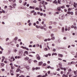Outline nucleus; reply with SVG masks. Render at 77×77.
I'll return each instance as SVG.
<instances>
[{
  "instance_id": "f257e3e1",
  "label": "nucleus",
  "mask_w": 77,
  "mask_h": 77,
  "mask_svg": "<svg viewBox=\"0 0 77 77\" xmlns=\"http://www.w3.org/2000/svg\"><path fill=\"white\" fill-rule=\"evenodd\" d=\"M38 1H39V2H39V4H44V3L45 4V5H46L47 4H48V3H47V2H44V1H41L40 0H38Z\"/></svg>"
},
{
  "instance_id": "f03ea898",
  "label": "nucleus",
  "mask_w": 77,
  "mask_h": 77,
  "mask_svg": "<svg viewBox=\"0 0 77 77\" xmlns=\"http://www.w3.org/2000/svg\"><path fill=\"white\" fill-rule=\"evenodd\" d=\"M67 14L69 15L71 14V15H73V13L72 12L68 11Z\"/></svg>"
},
{
  "instance_id": "7ed1b4c3",
  "label": "nucleus",
  "mask_w": 77,
  "mask_h": 77,
  "mask_svg": "<svg viewBox=\"0 0 77 77\" xmlns=\"http://www.w3.org/2000/svg\"><path fill=\"white\" fill-rule=\"evenodd\" d=\"M21 48H23V49H25L27 51L29 50V48H26V47H23V46H21Z\"/></svg>"
},
{
  "instance_id": "20e7f679",
  "label": "nucleus",
  "mask_w": 77,
  "mask_h": 77,
  "mask_svg": "<svg viewBox=\"0 0 77 77\" xmlns=\"http://www.w3.org/2000/svg\"><path fill=\"white\" fill-rule=\"evenodd\" d=\"M42 64H43V62H42V61L39 62L38 63V65L39 66H41L42 65Z\"/></svg>"
},
{
  "instance_id": "39448f33",
  "label": "nucleus",
  "mask_w": 77,
  "mask_h": 77,
  "mask_svg": "<svg viewBox=\"0 0 77 77\" xmlns=\"http://www.w3.org/2000/svg\"><path fill=\"white\" fill-rule=\"evenodd\" d=\"M29 58L27 57H26L25 58H24V60H25L26 61L28 60H29Z\"/></svg>"
},
{
  "instance_id": "423d86ee",
  "label": "nucleus",
  "mask_w": 77,
  "mask_h": 77,
  "mask_svg": "<svg viewBox=\"0 0 77 77\" xmlns=\"http://www.w3.org/2000/svg\"><path fill=\"white\" fill-rule=\"evenodd\" d=\"M52 31H53V32H57V29H54L53 30H52Z\"/></svg>"
},
{
  "instance_id": "0eeeda50",
  "label": "nucleus",
  "mask_w": 77,
  "mask_h": 77,
  "mask_svg": "<svg viewBox=\"0 0 77 77\" xmlns=\"http://www.w3.org/2000/svg\"><path fill=\"white\" fill-rule=\"evenodd\" d=\"M77 6V3L76 4L75 2L73 3V7H74V8H76V6Z\"/></svg>"
},
{
  "instance_id": "6e6552de",
  "label": "nucleus",
  "mask_w": 77,
  "mask_h": 77,
  "mask_svg": "<svg viewBox=\"0 0 77 77\" xmlns=\"http://www.w3.org/2000/svg\"><path fill=\"white\" fill-rule=\"evenodd\" d=\"M59 8H61L62 9H63L64 8H65V7L64 6V5H63L62 6H60Z\"/></svg>"
},
{
  "instance_id": "1a4fd4ad",
  "label": "nucleus",
  "mask_w": 77,
  "mask_h": 77,
  "mask_svg": "<svg viewBox=\"0 0 77 77\" xmlns=\"http://www.w3.org/2000/svg\"><path fill=\"white\" fill-rule=\"evenodd\" d=\"M2 60H1V62H3V60L5 59V57H2Z\"/></svg>"
},
{
  "instance_id": "9d476101",
  "label": "nucleus",
  "mask_w": 77,
  "mask_h": 77,
  "mask_svg": "<svg viewBox=\"0 0 77 77\" xmlns=\"http://www.w3.org/2000/svg\"><path fill=\"white\" fill-rule=\"evenodd\" d=\"M58 56L60 57H63V55H62V54H58Z\"/></svg>"
},
{
  "instance_id": "9b49d317",
  "label": "nucleus",
  "mask_w": 77,
  "mask_h": 77,
  "mask_svg": "<svg viewBox=\"0 0 77 77\" xmlns=\"http://www.w3.org/2000/svg\"><path fill=\"white\" fill-rule=\"evenodd\" d=\"M35 70H39L40 69V67H35Z\"/></svg>"
},
{
  "instance_id": "f8f14e48",
  "label": "nucleus",
  "mask_w": 77,
  "mask_h": 77,
  "mask_svg": "<svg viewBox=\"0 0 77 77\" xmlns=\"http://www.w3.org/2000/svg\"><path fill=\"white\" fill-rule=\"evenodd\" d=\"M31 61H32V60L31 59H29L28 60V62H29V63H31Z\"/></svg>"
},
{
  "instance_id": "ddd939ff",
  "label": "nucleus",
  "mask_w": 77,
  "mask_h": 77,
  "mask_svg": "<svg viewBox=\"0 0 77 77\" xmlns=\"http://www.w3.org/2000/svg\"><path fill=\"white\" fill-rule=\"evenodd\" d=\"M29 8L31 9H34V7H32V6H30L29 7Z\"/></svg>"
},
{
  "instance_id": "4468645a",
  "label": "nucleus",
  "mask_w": 77,
  "mask_h": 77,
  "mask_svg": "<svg viewBox=\"0 0 77 77\" xmlns=\"http://www.w3.org/2000/svg\"><path fill=\"white\" fill-rule=\"evenodd\" d=\"M57 56V54H56V53H53V54H52V56Z\"/></svg>"
},
{
  "instance_id": "2eb2a0df",
  "label": "nucleus",
  "mask_w": 77,
  "mask_h": 77,
  "mask_svg": "<svg viewBox=\"0 0 77 77\" xmlns=\"http://www.w3.org/2000/svg\"><path fill=\"white\" fill-rule=\"evenodd\" d=\"M41 27L40 26H38L37 25L35 26V27H36V28L37 29L40 28Z\"/></svg>"
},
{
  "instance_id": "dca6fc26",
  "label": "nucleus",
  "mask_w": 77,
  "mask_h": 77,
  "mask_svg": "<svg viewBox=\"0 0 77 77\" xmlns=\"http://www.w3.org/2000/svg\"><path fill=\"white\" fill-rule=\"evenodd\" d=\"M64 32V28L63 27L62 29L61 32Z\"/></svg>"
},
{
  "instance_id": "f3484780",
  "label": "nucleus",
  "mask_w": 77,
  "mask_h": 77,
  "mask_svg": "<svg viewBox=\"0 0 77 77\" xmlns=\"http://www.w3.org/2000/svg\"><path fill=\"white\" fill-rule=\"evenodd\" d=\"M19 71H20V69L18 68L17 69V70H16V72H19Z\"/></svg>"
},
{
  "instance_id": "a211bd4d",
  "label": "nucleus",
  "mask_w": 77,
  "mask_h": 77,
  "mask_svg": "<svg viewBox=\"0 0 77 77\" xmlns=\"http://www.w3.org/2000/svg\"><path fill=\"white\" fill-rule=\"evenodd\" d=\"M53 3H55L57 5V2L56 0H55L53 2Z\"/></svg>"
},
{
  "instance_id": "6ab92c4d",
  "label": "nucleus",
  "mask_w": 77,
  "mask_h": 77,
  "mask_svg": "<svg viewBox=\"0 0 77 77\" xmlns=\"http://www.w3.org/2000/svg\"><path fill=\"white\" fill-rule=\"evenodd\" d=\"M51 39L52 40H54V39H55V37H51Z\"/></svg>"
},
{
  "instance_id": "aec40b11",
  "label": "nucleus",
  "mask_w": 77,
  "mask_h": 77,
  "mask_svg": "<svg viewBox=\"0 0 77 77\" xmlns=\"http://www.w3.org/2000/svg\"><path fill=\"white\" fill-rule=\"evenodd\" d=\"M14 73V71L12 70H10V73Z\"/></svg>"
},
{
  "instance_id": "412c9836",
  "label": "nucleus",
  "mask_w": 77,
  "mask_h": 77,
  "mask_svg": "<svg viewBox=\"0 0 77 77\" xmlns=\"http://www.w3.org/2000/svg\"><path fill=\"white\" fill-rule=\"evenodd\" d=\"M37 60H40V57L39 56H38V57H37Z\"/></svg>"
},
{
  "instance_id": "4be33fe9",
  "label": "nucleus",
  "mask_w": 77,
  "mask_h": 77,
  "mask_svg": "<svg viewBox=\"0 0 77 77\" xmlns=\"http://www.w3.org/2000/svg\"><path fill=\"white\" fill-rule=\"evenodd\" d=\"M59 65L60 67H61L62 66V64H61V63H59Z\"/></svg>"
},
{
  "instance_id": "5701e85b",
  "label": "nucleus",
  "mask_w": 77,
  "mask_h": 77,
  "mask_svg": "<svg viewBox=\"0 0 77 77\" xmlns=\"http://www.w3.org/2000/svg\"><path fill=\"white\" fill-rule=\"evenodd\" d=\"M1 66H4V64L3 63H1Z\"/></svg>"
},
{
  "instance_id": "b1692460",
  "label": "nucleus",
  "mask_w": 77,
  "mask_h": 77,
  "mask_svg": "<svg viewBox=\"0 0 77 77\" xmlns=\"http://www.w3.org/2000/svg\"><path fill=\"white\" fill-rule=\"evenodd\" d=\"M24 53L26 54V55H27L28 54V52L26 51H25V52H24Z\"/></svg>"
},
{
  "instance_id": "393cba45",
  "label": "nucleus",
  "mask_w": 77,
  "mask_h": 77,
  "mask_svg": "<svg viewBox=\"0 0 77 77\" xmlns=\"http://www.w3.org/2000/svg\"><path fill=\"white\" fill-rule=\"evenodd\" d=\"M71 11V8H69L68 9V11Z\"/></svg>"
},
{
  "instance_id": "a878e982",
  "label": "nucleus",
  "mask_w": 77,
  "mask_h": 77,
  "mask_svg": "<svg viewBox=\"0 0 77 77\" xmlns=\"http://www.w3.org/2000/svg\"><path fill=\"white\" fill-rule=\"evenodd\" d=\"M65 69V68H62L61 67H60V69H61V70H63V69Z\"/></svg>"
},
{
  "instance_id": "bb28decb",
  "label": "nucleus",
  "mask_w": 77,
  "mask_h": 77,
  "mask_svg": "<svg viewBox=\"0 0 77 77\" xmlns=\"http://www.w3.org/2000/svg\"><path fill=\"white\" fill-rule=\"evenodd\" d=\"M14 52L16 53V52H17V50L16 49H14Z\"/></svg>"
},
{
  "instance_id": "cd10ccee",
  "label": "nucleus",
  "mask_w": 77,
  "mask_h": 77,
  "mask_svg": "<svg viewBox=\"0 0 77 77\" xmlns=\"http://www.w3.org/2000/svg\"><path fill=\"white\" fill-rule=\"evenodd\" d=\"M17 40V37H15V38H14V40H15V41Z\"/></svg>"
},
{
  "instance_id": "c85d7f7f",
  "label": "nucleus",
  "mask_w": 77,
  "mask_h": 77,
  "mask_svg": "<svg viewBox=\"0 0 77 77\" xmlns=\"http://www.w3.org/2000/svg\"><path fill=\"white\" fill-rule=\"evenodd\" d=\"M33 15H36V12L33 13Z\"/></svg>"
},
{
  "instance_id": "c756f323",
  "label": "nucleus",
  "mask_w": 77,
  "mask_h": 77,
  "mask_svg": "<svg viewBox=\"0 0 77 77\" xmlns=\"http://www.w3.org/2000/svg\"><path fill=\"white\" fill-rule=\"evenodd\" d=\"M41 28V29H44V28L43 26H42L41 27H40V28Z\"/></svg>"
},
{
  "instance_id": "7c9ffc66",
  "label": "nucleus",
  "mask_w": 77,
  "mask_h": 77,
  "mask_svg": "<svg viewBox=\"0 0 77 77\" xmlns=\"http://www.w3.org/2000/svg\"><path fill=\"white\" fill-rule=\"evenodd\" d=\"M73 28V29H74L75 30H76L77 29V27H76V26H74V28Z\"/></svg>"
},
{
  "instance_id": "2f4dec72",
  "label": "nucleus",
  "mask_w": 77,
  "mask_h": 77,
  "mask_svg": "<svg viewBox=\"0 0 77 77\" xmlns=\"http://www.w3.org/2000/svg\"><path fill=\"white\" fill-rule=\"evenodd\" d=\"M71 29V28L70 27H69L68 28V29H68V31H69L70 30V29Z\"/></svg>"
},
{
  "instance_id": "473e14b6",
  "label": "nucleus",
  "mask_w": 77,
  "mask_h": 77,
  "mask_svg": "<svg viewBox=\"0 0 77 77\" xmlns=\"http://www.w3.org/2000/svg\"><path fill=\"white\" fill-rule=\"evenodd\" d=\"M35 10H38V11H39V10H38V8H35Z\"/></svg>"
},
{
  "instance_id": "72a5a7b5",
  "label": "nucleus",
  "mask_w": 77,
  "mask_h": 77,
  "mask_svg": "<svg viewBox=\"0 0 77 77\" xmlns=\"http://www.w3.org/2000/svg\"><path fill=\"white\" fill-rule=\"evenodd\" d=\"M26 69H29V66H27L26 67Z\"/></svg>"
},
{
  "instance_id": "f704fd0d",
  "label": "nucleus",
  "mask_w": 77,
  "mask_h": 77,
  "mask_svg": "<svg viewBox=\"0 0 77 77\" xmlns=\"http://www.w3.org/2000/svg\"><path fill=\"white\" fill-rule=\"evenodd\" d=\"M48 50V49L46 48H45L44 49V51H47V50Z\"/></svg>"
},
{
  "instance_id": "c9c22d12",
  "label": "nucleus",
  "mask_w": 77,
  "mask_h": 77,
  "mask_svg": "<svg viewBox=\"0 0 77 77\" xmlns=\"http://www.w3.org/2000/svg\"><path fill=\"white\" fill-rule=\"evenodd\" d=\"M27 4V3L25 2V3H24V4H23V5L25 6L26 5H26Z\"/></svg>"
},
{
  "instance_id": "e433bc0d",
  "label": "nucleus",
  "mask_w": 77,
  "mask_h": 77,
  "mask_svg": "<svg viewBox=\"0 0 77 77\" xmlns=\"http://www.w3.org/2000/svg\"><path fill=\"white\" fill-rule=\"evenodd\" d=\"M52 51H53L54 52L56 51V49L55 48H54V49H53V50H52Z\"/></svg>"
},
{
  "instance_id": "4c0bfd02",
  "label": "nucleus",
  "mask_w": 77,
  "mask_h": 77,
  "mask_svg": "<svg viewBox=\"0 0 77 77\" xmlns=\"http://www.w3.org/2000/svg\"><path fill=\"white\" fill-rule=\"evenodd\" d=\"M52 74H53L54 75H56V72H54L53 73H52Z\"/></svg>"
},
{
  "instance_id": "58836bf2",
  "label": "nucleus",
  "mask_w": 77,
  "mask_h": 77,
  "mask_svg": "<svg viewBox=\"0 0 77 77\" xmlns=\"http://www.w3.org/2000/svg\"><path fill=\"white\" fill-rule=\"evenodd\" d=\"M54 35L53 34H51V37H53L54 36Z\"/></svg>"
},
{
  "instance_id": "ea45409f",
  "label": "nucleus",
  "mask_w": 77,
  "mask_h": 77,
  "mask_svg": "<svg viewBox=\"0 0 77 77\" xmlns=\"http://www.w3.org/2000/svg\"><path fill=\"white\" fill-rule=\"evenodd\" d=\"M68 75H65V74H63V75H62V77H64L65 76H67Z\"/></svg>"
},
{
  "instance_id": "a19ab883",
  "label": "nucleus",
  "mask_w": 77,
  "mask_h": 77,
  "mask_svg": "<svg viewBox=\"0 0 77 77\" xmlns=\"http://www.w3.org/2000/svg\"><path fill=\"white\" fill-rule=\"evenodd\" d=\"M74 27H75V26H73V25H72V26H71V28H74Z\"/></svg>"
},
{
  "instance_id": "79ce46f5",
  "label": "nucleus",
  "mask_w": 77,
  "mask_h": 77,
  "mask_svg": "<svg viewBox=\"0 0 77 77\" xmlns=\"http://www.w3.org/2000/svg\"><path fill=\"white\" fill-rule=\"evenodd\" d=\"M63 73V71H61V74L62 75Z\"/></svg>"
},
{
  "instance_id": "37998d69",
  "label": "nucleus",
  "mask_w": 77,
  "mask_h": 77,
  "mask_svg": "<svg viewBox=\"0 0 77 77\" xmlns=\"http://www.w3.org/2000/svg\"><path fill=\"white\" fill-rule=\"evenodd\" d=\"M68 71L69 72H71V69H69L68 70Z\"/></svg>"
},
{
  "instance_id": "c03bdc74",
  "label": "nucleus",
  "mask_w": 77,
  "mask_h": 77,
  "mask_svg": "<svg viewBox=\"0 0 77 77\" xmlns=\"http://www.w3.org/2000/svg\"><path fill=\"white\" fill-rule=\"evenodd\" d=\"M71 64H73V62H71V63H69V65H70Z\"/></svg>"
},
{
  "instance_id": "a18cd8bd",
  "label": "nucleus",
  "mask_w": 77,
  "mask_h": 77,
  "mask_svg": "<svg viewBox=\"0 0 77 77\" xmlns=\"http://www.w3.org/2000/svg\"><path fill=\"white\" fill-rule=\"evenodd\" d=\"M35 12V11H31V13H35V12Z\"/></svg>"
},
{
  "instance_id": "49530a36",
  "label": "nucleus",
  "mask_w": 77,
  "mask_h": 77,
  "mask_svg": "<svg viewBox=\"0 0 77 77\" xmlns=\"http://www.w3.org/2000/svg\"><path fill=\"white\" fill-rule=\"evenodd\" d=\"M14 67H18V66L16 65L15 64H14Z\"/></svg>"
},
{
  "instance_id": "de8ad7c7",
  "label": "nucleus",
  "mask_w": 77,
  "mask_h": 77,
  "mask_svg": "<svg viewBox=\"0 0 77 77\" xmlns=\"http://www.w3.org/2000/svg\"><path fill=\"white\" fill-rule=\"evenodd\" d=\"M73 73H74V74H75V75H76V72H75V71H74V72H73Z\"/></svg>"
},
{
  "instance_id": "09e8293b",
  "label": "nucleus",
  "mask_w": 77,
  "mask_h": 77,
  "mask_svg": "<svg viewBox=\"0 0 77 77\" xmlns=\"http://www.w3.org/2000/svg\"><path fill=\"white\" fill-rule=\"evenodd\" d=\"M60 70V69H59V68H58L57 69H56V71H59Z\"/></svg>"
},
{
  "instance_id": "8fccbe9b",
  "label": "nucleus",
  "mask_w": 77,
  "mask_h": 77,
  "mask_svg": "<svg viewBox=\"0 0 77 77\" xmlns=\"http://www.w3.org/2000/svg\"><path fill=\"white\" fill-rule=\"evenodd\" d=\"M44 57H48V55H44Z\"/></svg>"
},
{
  "instance_id": "3c124183",
  "label": "nucleus",
  "mask_w": 77,
  "mask_h": 77,
  "mask_svg": "<svg viewBox=\"0 0 77 77\" xmlns=\"http://www.w3.org/2000/svg\"><path fill=\"white\" fill-rule=\"evenodd\" d=\"M11 69H14V67H13L12 66H11Z\"/></svg>"
},
{
  "instance_id": "603ef678",
  "label": "nucleus",
  "mask_w": 77,
  "mask_h": 77,
  "mask_svg": "<svg viewBox=\"0 0 77 77\" xmlns=\"http://www.w3.org/2000/svg\"><path fill=\"white\" fill-rule=\"evenodd\" d=\"M46 63H44V64H43V66H46Z\"/></svg>"
},
{
  "instance_id": "864d4df0",
  "label": "nucleus",
  "mask_w": 77,
  "mask_h": 77,
  "mask_svg": "<svg viewBox=\"0 0 77 77\" xmlns=\"http://www.w3.org/2000/svg\"><path fill=\"white\" fill-rule=\"evenodd\" d=\"M58 3L59 4H60V0H58Z\"/></svg>"
},
{
  "instance_id": "5fc2aeb1",
  "label": "nucleus",
  "mask_w": 77,
  "mask_h": 77,
  "mask_svg": "<svg viewBox=\"0 0 77 77\" xmlns=\"http://www.w3.org/2000/svg\"><path fill=\"white\" fill-rule=\"evenodd\" d=\"M14 59V57H11V60Z\"/></svg>"
},
{
  "instance_id": "6e6d98bb",
  "label": "nucleus",
  "mask_w": 77,
  "mask_h": 77,
  "mask_svg": "<svg viewBox=\"0 0 77 77\" xmlns=\"http://www.w3.org/2000/svg\"><path fill=\"white\" fill-rule=\"evenodd\" d=\"M21 58V57H17V59H20Z\"/></svg>"
},
{
  "instance_id": "4d7b16f0",
  "label": "nucleus",
  "mask_w": 77,
  "mask_h": 77,
  "mask_svg": "<svg viewBox=\"0 0 77 77\" xmlns=\"http://www.w3.org/2000/svg\"><path fill=\"white\" fill-rule=\"evenodd\" d=\"M5 70H4V69H1V71H4Z\"/></svg>"
},
{
  "instance_id": "13d9d810",
  "label": "nucleus",
  "mask_w": 77,
  "mask_h": 77,
  "mask_svg": "<svg viewBox=\"0 0 77 77\" xmlns=\"http://www.w3.org/2000/svg\"><path fill=\"white\" fill-rule=\"evenodd\" d=\"M73 75L71 74V75H69V77H71V76H72V75Z\"/></svg>"
},
{
  "instance_id": "bf43d9fd",
  "label": "nucleus",
  "mask_w": 77,
  "mask_h": 77,
  "mask_svg": "<svg viewBox=\"0 0 77 77\" xmlns=\"http://www.w3.org/2000/svg\"><path fill=\"white\" fill-rule=\"evenodd\" d=\"M37 14L39 15V14H41V13L40 12H37Z\"/></svg>"
},
{
  "instance_id": "052dcab7",
  "label": "nucleus",
  "mask_w": 77,
  "mask_h": 77,
  "mask_svg": "<svg viewBox=\"0 0 77 77\" xmlns=\"http://www.w3.org/2000/svg\"><path fill=\"white\" fill-rule=\"evenodd\" d=\"M51 68H52V67H50V66H48V67H47V68H48V69H49Z\"/></svg>"
},
{
  "instance_id": "680f3d73",
  "label": "nucleus",
  "mask_w": 77,
  "mask_h": 77,
  "mask_svg": "<svg viewBox=\"0 0 77 77\" xmlns=\"http://www.w3.org/2000/svg\"><path fill=\"white\" fill-rule=\"evenodd\" d=\"M47 63H48V64H50V61H48L47 62Z\"/></svg>"
},
{
  "instance_id": "e2e57ef3",
  "label": "nucleus",
  "mask_w": 77,
  "mask_h": 77,
  "mask_svg": "<svg viewBox=\"0 0 77 77\" xmlns=\"http://www.w3.org/2000/svg\"><path fill=\"white\" fill-rule=\"evenodd\" d=\"M20 24H21V23H17V25H18V26H19L20 25Z\"/></svg>"
},
{
  "instance_id": "0e129e2a",
  "label": "nucleus",
  "mask_w": 77,
  "mask_h": 77,
  "mask_svg": "<svg viewBox=\"0 0 77 77\" xmlns=\"http://www.w3.org/2000/svg\"><path fill=\"white\" fill-rule=\"evenodd\" d=\"M16 6V4H14V5H13L14 7H15Z\"/></svg>"
},
{
  "instance_id": "69168bd1",
  "label": "nucleus",
  "mask_w": 77,
  "mask_h": 77,
  "mask_svg": "<svg viewBox=\"0 0 77 77\" xmlns=\"http://www.w3.org/2000/svg\"><path fill=\"white\" fill-rule=\"evenodd\" d=\"M47 39V40H48V41H50V40H51V39L49 38H48V39Z\"/></svg>"
},
{
  "instance_id": "338daca9",
  "label": "nucleus",
  "mask_w": 77,
  "mask_h": 77,
  "mask_svg": "<svg viewBox=\"0 0 77 77\" xmlns=\"http://www.w3.org/2000/svg\"><path fill=\"white\" fill-rule=\"evenodd\" d=\"M37 77H41V75H39L37 76Z\"/></svg>"
},
{
  "instance_id": "774afa93",
  "label": "nucleus",
  "mask_w": 77,
  "mask_h": 77,
  "mask_svg": "<svg viewBox=\"0 0 77 77\" xmlns=\"http://www.w3.org/2000/svg\"><path fill=\"white\" fill-rule=\"evenodd\" d=\"M19 77H25L23 76V75H21V76H19Z\"/></svg>"
}]
</instances>
